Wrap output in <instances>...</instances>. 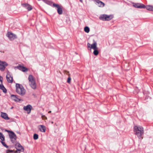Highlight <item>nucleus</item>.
Returning a JSON list of instances; mask_svg holds the SVG:
<instances>
[{
	"instance_id": "obj_1",
	"label": "nucleus",
	"mask_w": 153,
	"mask_h": 153,
	"mask_svg": "<svg viewBox=\"0 0 153 153\" xmlns=\"http://www.w3.org/2000/svg\"><path fill=\"white\" fill-rule=\"evenodd\" d=\"M134 131L135 134L139 139H142V136L144 134L143 128L141 126H135L134 127Z\"/></svg>"
},
{
	"instance_id": "obj_2",
	"label": "nucleus",
	"mask_w": 153,
	"mask_h": 153,
	"mask_svg": "<svg viewBox=\"0 0 153 153\" xmlns=\"http://www.w3.org/2000/svg\"><path fill=\"white\" fill-rule=\"evenodd\" d=\"M16 91L19 94L24 95L26 93V90L21 85L17 83L16 85Z\"/></svg>"
},
{
	"instance_id": "obj_3",
	"label": "nucleus",
	"mask_w": 153,
	"mask_h": 153,
	"mask_svg": "<svg viewBox=\"0 0 153 153\" xmlns=\"http://www.w3.org/2000/svg\"><path fill=\"white\" fill-rule=\"evenodd\" d=\"M28 79L30 85L32 88L35 89L36 88V85L33 76L31 75H29L28 76Z\"/></svg>"
},
{
	"instance_id": "obj_4",
	"label": "nucleus",
	"mask_w": 153,
	"mask_h": 153,
	"mask_svg": "<svg viewBox=\"0 0 153 153\" xmlns=\"http://www.w3.org/2000/svg\"><path fill=\"white\" fill-rule=\"evenodd\" d=\"M113 18V16L112 15H107L105 14L102 15L99 17L100 20L103 21H109L111 19Z\"/></svg>"
},
{
	"instance_id": "obj_5",
	"label": "nucleus",
	"mask_w": 153,
	"mask_h": 153,
	"mask_svg": "<svg viewBox=\"0 0 153 153\" xmlns=\"http://www.w3.org/2000/svg\"><path fill=\"white\" fill-rule=\"evenodd\" d=\"M53 7H56L57 9V13L61 15L62 13V6L58 4L53 3Z\"/></svg>"
},
{
	"instance_id": "obj_6",
	"label": "nucleus",
	"mask_w": 153,
	"mask_h": 153,
	"mask_svg": "<svg viewBox=\"0 0 153 153\" xmlns=\"http://www.w3.org/2000/svg\"><path fill=\"white\" fill-rule=\"evenodd\" d=\"M7 131L10 132V133L9 134L10 138L11 139V142L13 143H14L15 142L16 138V134L12 131Z\"/></svg>"
},
{
	"instance_id": "obj_7",
	"label": "nucleus",
	"mask_w": 153,
	"mask_h": 153,
	"mask_svg": "<svg viewBox=\"0 0 153 153\" xmlns=\"http://www.w3.org/2000/svg\"><path fill=\"white\" fill-rule=\"evenodd\" d=\"M7 65V64L6 62L0 60V70L1 71H4L5 67Z\"/></svg>"
},
{
	"instance_id": "obj_8",
	"label": "nucleus",
	"mask_w": 153,
	"mask_h": 153,
	"mask_svg": "<svg viewBox=\"0 0 153 153\" xmlns=\"http://www.w3.org/2000/svg\"><path fill=\"white\" fill-rule=\"evenodd\" d=\"M22 5L28 11H30L32 9V6L28 4H22Z\"/></svg>"
},
{
	"instance_id": "obj_9",
	"label": "nucleus",
	"mask_w": 153,
	"mask_h": 153,
	"mask_svg": "<svg viewBox=\"0 0 153 153\" xmlns=\"http://www.w3.org/2000/svg\"><path fill=\"white\" fill-rule=\"evenodd\" d=\"M7 80L8 83H12L13 81V77L11 76L9 73H7L6 76Z\"/></svg>"
},
{
	"instance_id": "obj_10",
	"label": "nucleus",
	"mask_w": 153,
	"mask_h": 153,
	"mask_svg": "<svg viewBox=\"0 0 153 153\" xmlns=\"http://www.w3.org/2000/svg\"><path fill=\"white\" fill-rule=\"evenodd\" d=\"M7 36L9 38V39L11 40H12L16 38V36L15 35L10 32H8L7 33Z\"/></svg>"
},
{
	"instance_id": "obj_11",
	"label": "nucleus",
	"mask_w": 153,
	"mask_h": 153,
	"mask_svg": "<svg viewBox=\"0 0 153 153\" xmlns=\"http://www.w3.org/2000/svg\"><path fill=\"white\" fill-rule=\"evenodd\" d=\"M32 108V107L30 105H28L26 106H25L23 108L24 109L27 111L28 114H29L30 113Z\"/></svg>"
},
{
	"instance_id": "obj_12",
	"label": "nucleus",
	"mask_w": 153,
	"mask_h": 153,
	"mask_svg": "<svg viewBox=\"0 0 153 153\" xmlns=\"http://www.w3.org/2000/svg\"><path fill=\"white\" fill-rule=\"evenodd\" d=\"M134 7L140 8H145V6L143 4L140 3H134L133 4Z\"/></svg>"
},
{
	"instance_id": "obj_13",
	"label": "nucleus",
	"mask_w": 153,
	"mask_h": 153,
	"mask_svg": "<svg viewBox=\"0 0 153 153\" xmlns=\"http://www.w3.org/2000/svg\"><path fill=\"white\" fill-rule=\"evenodd\" d=\"M17 151L23 152L24 149L20 144L18 143L16 145Z\"/></svg>"
},
{
	"instance_id": "obj_14",
	"label": "nucleus",
	"mask_w": 153,
	"mask_h": 153,
	"mask_svg": "<svg viewBox=\"0 0 153 153\" xmlns=\"http://www.w3.org/2000/svg\"><path fill=\"white\" fill-rule=\"evenodd\" d=\"M11 97L12 99L14 100L15 101L19 102L20 100L18 97V96L16 95H11Z\"/></svg>"
},
{
	"instance_id": "obj_15",
	"label": "nucleus",
	"mask_w": 153,
	"mask_h": 153,
	"mask_svg": "<svg viewBox=\"0 0 153 153\" xmlns=\"http://www.w3.org/2000/svg\"><path fill=\"white\" fill-rule=\"evenodd\" d=\"M1 117L3 119L6 120H8L9 119V118L8 117L7 114L3 112H1Z\"/></svg>"
},
{
	"instance_id": "obj_16",
	"label": "nucleus",
	"mask_w": 153,
	"mask_h": 153,
	"mask_svg": "<svg viewBox=\"0 0 153 153\" xmlns=\"http://www.w3.org/2000/svg\"><path fill=\"white\" fill-rule=\"evenodd\" d=\"M39 129L41 131L43 132H45L46 130L45 127L43 125L39 126Z\"/></svg>"
},
{
	"instance_id": "obj_17",
	"label": "nucleus",
	"mask_w": 153,
	"mask_h": 153,
	"mask_svg": "<svg viewBox=\"0 0 153 153\" xmlns=\"http://www.w3.org/2000/svg\"><path fill=\"white\" fill-rule=\"evenodd\" d=\"M18 68L23 72H26L27 71L28 69L24 66H19L18 67Z\"/></svg>"
},
{
	"instance_id": "obj_18",
	"label": "nucleus",
	"mask_w": 153,
	"mask_h": 153,
	"mask_svg": "<svg viewBox=\"0 0 153 153\" xmlns=\"http://www.w3.org/2000/svg\"><path fill=\"white\" fill-rule=\"evenodd\" d=\"M0 89L2 90L4 93H6L7 92V90L2 84L0 85Z\"/></svg>"
},
{
	"instance_id": "obj_19",
	"label": "nucleus",
	"mask_w": 153,
	"mask_h": 153,
	"mask_svg": "<svg viewBox=\"0 0 153 153\" xmlns=\"http://www.w3.org/2000/svg\"><path fill=\"white\" fill-rule=\"evenodd\" d=\"M145 8L148 10L153 11V6L151 5H148L146 6H145Z\"/></svg>"
},
{
	"instance_id": "obj_20",
	"label": "nucleus",
	"mask_w": 153,
	"mask_h": 153,
	"mask_svg": "<svg viewBox=\"0 0 153 153\" xmlns=\"http://www.w3.org/2000/svg\"><path fill=\"white\" fill-rule=\"evenodd\" d=\"M97 3H98V5L99 7H103L104 5V3L100 1H98Z\"/></svg>"
},
{
	"instance_id": "obj_21",
	"label": "nucleus",
	"mask_w": 153,
	"mask_h": 153,
	"mask_svg": "<svg viewBox=\"0 0 153 153\" xmlns=\"http://www.w3.org/2000/svg\"><path fill=\"white\" fill-rule=\"evenodd\" d=\"M43 1L46 3V4L49 5H51L52 4H53V3L51 1H49L48 0H43Z\"/></svg>"
},
{
	"instance_id": "obj_22",
	"label": "nucleus",
	"mask_w": 153,
	"mask_h": 153,
	"mask_svg": "<svg viewBox=\"0 0 153 153\" xmlns=\"http://www.w3.org/2000/svg\"><path fill=\"white\" fill-rule=\"evenodd\" d=\"M94 50L93 53L95 55L97 56L99 53L97 49V48H93Z\"/></svg>"
},
{
	"instance_id": "obj_23",
	"label": "nucleus",
	"mask_w": 153,
	"mask_h": 153,
	"mask_svg": "<svg viewBox=\"0 0 153 153\" xmlns=\"http://www.w3.org/2000/svg\"><path fill=\"white\" fill-rule=\"evenodd\" d=\"M0 139L2 141H4V136L1 132H0Z\"/></svg>"
},
{
	"instance_id": "obj_24",
	"label": "nucleus",
	"mask_w": 153,
	"mask_h": 153,
	"mask_svg": "<svg viewBox=\"0 0 153 153\" xmlns=\"http://www.w3.org/2000/svg\"><path fill=\"white\" fill-rule=\"evenodd\" d=\"M91 47L90 48H97V43L95 42H94L91 45Z\"/></svg>"
},
{
	"instance_id": "obj_25",
	"label": "nucleus",
	"mask_w": 153,
	"mask_h": 153,
	"mask_svg": "<svg viewBox=\"0 0 153 153\" xmlns=\"http://www.w3.org/2000/svg\"><path fill=\"white\" fill-rule=\"evenodd\" d=\"M85 31L87 33H89L90 31L89 28L88 27H85L84 29Z\"/></svg>"
},
{
	"instance_id": "obj_26",
	"label": "nucleus",
	"mask_w": 153,
	"mask_h": 153,
	"mask_svg": "<svg viewBox=\"0 0 153 153\" xmlns=\"http://www.w3.org/2000/svg\"><path fill=\"white\" fill-rule=\"evenodd\" d=\"M33 139L35 140H37L38 138V135L37 134H35L33 135Z\"/></svg>"
},
{
	"instance_id": "obj_27",
	"label": "nucleus",
	"mask_w": 153,
	"mask_h": 153,
	"mask_svg": "<svg viewBox=\"0 0 153 153\" xmlns=\"http://www.w3.org/2000/svg\"><path fill=\"white\" fill-rule=\"evenodd\" d=\"M7 153H16V152H17V151L16 150L15 152H13V150H7Z\"/></svg>"
},
{
	"instance_id": "obj_28",
	"label": "nucleus",
	"mask_w": 153,
	"mask_h": 153,
	"mask_svg": "<svg viewBox=\"0 0 153 153\" xmlns=\"http://www.w3.org/2000/svg\"><path fill=\"white\" fill-rule=\"evenodd\" d=\"M71 78L70 77V76H69L68 77V78L67 80V82L68 83L70 84L71 82Z\"/></svg>"
},
{
	"instance_id": "obj_29",
	"label": "nucleus",
	"mask_w": 153,
	"mask_h": 153,
	"mask_svg": "<svg viewBox=\"0 0 153 153\" xmlns=\"http://www.w3.org/2000/svg\"><path fill=\"white\" fill-rule=\"evenodd\" d=\"M64 73H65L66 74L68 75V76H70V74L69 71H68L66 70H64Z\"/></svg>"
},
{
	"instance_id": "obj_30",
	"label": "nucleus",
	"mask_w": 153,
	"mask_h": 153,
	"mask_svg": "<svg viewBox=\"0 0 153 153\" xmlns=\"http://www.w3.org/2000/svg\"><path fill=\"white\" fill-rule=\"evenodd\" d=\"M42 120H47V117H46L44 115H42Z\"/></svg>"
},
{
	"instance_id": "obj_31",
	"label": "nucleus",
	"mask_w": 153,
	"mask_h": 153,
	"mask_svg": "<svg viewBox=\"0 0 153 153\" xmlns=\"http://www.w3.org/2000/svg\"><path fill=\"white\" fill-rule=\"evenodd\" d=\"M1 143L2 144H3V145L5 147L7 148L8 146H7V145L5 144V143L3 142L2 141L1 142Z\"/></svg>"
},
{
	"instance_id": "obj_32",
	"label": "nucleus",
	"mask_w": 153,
	"mask_h": 153,
	"mask_svg": "<svg viewBox=\"0 0 153 153\" xmlns=\"http://www.w3.org/2000/svg\"><path fill=\"white\" fill-rule=\"evenodd\" d=\"M3 79V77L1 76H0V81L1 82V84L2 83Z\"/></svg>"
},
{
	"instance_id": "obj_33",
	"label": "nucleus",
	"mask_w": 153,
	"mask_h": 153,
	"mask_svg": "<svg viewBox=\"0 0 153 153\" xmlns=\"http://www.w3.org/2000/svg\"><path fill=\"white\" fill-rule=\"evenodd\" d=\"M90 44L89 43H88V48L90 47Z\"/></svg>"
},
{
	"instance_id": "obj_34",
	"label": "nucleus",
	"mask_w": 153,
	"mask_h": 153,
	"mask_svg": "<svg viewBox=\"0 0 153 153\" xmlns=\"http://www.w3.org/2000/svg\"><path fill=\"white\" fill-rule=\"evenodd\" d=\"M51 111H49L48 112V113H51Z\"/></svg>"
},
{
	"instance_id": "obj_35",
	"label": "nucleus",
	"mask_w": 153,
	"mask_h": 153,
	"mask_svg": "<svg viewBox=\"0 0 153 153\" xmlns=\"http://www.w3.org/2000/svg\"><path fill=\"white\" fill-rule=\"evenodd\" d=\"M81 2H82V0H79Z\"/></svg>"
},
{
	"instance_id": "obj_36",
	"label": "nucleus",
	"mask_w": 153,
	"mask_h": 153,
	"mask_svg": "<svg viewBox=\"0 0 153 153\" xmlns=\"http://www.w3.org/2000/svg\"><path fill=\"white\" fill-rule=\"evenodd\" d=\"M0 52H1V51H0Z\"/></svg>"
}]
</instances>
